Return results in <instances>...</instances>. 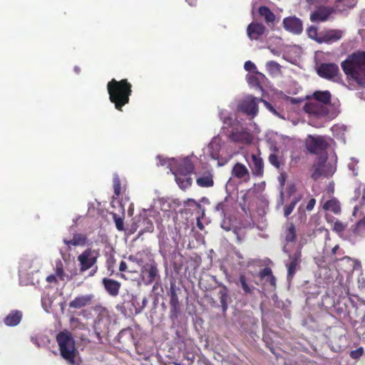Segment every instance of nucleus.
<instances>
[{
    "mask_svg": "<svg viewBox=\"0 0 365 365\" xmlns=\"http://www.w3.org/2000/svg\"><path fill=\"white\" fill-rule=\"evenodd\" d=\"M59 279L64 280H70L71 277L66 274L63 272V265L61 260H57L56 262V268H55V274H54Z\"/></svg>",
    "mask_w": 365,
    "mask_h": 365,
    "instance_id": "c756f323",
    "label": "nucleus"
},
{
    "mask_svg": "<svg viewBox=\"0 0 365 365\" xmlns=\"http://www.w3.org/2000/svg\"><path fill=\"white\" fill-rule=\"evenodd\" d=\"M331 140V138L322 135H309L307 141V150L313 154L318 155L322 160H324L327 158V150L330 145Z\"/></svg>",
    "mask_w": 365,
    "mask_h": 365,
    "instance_id": "423d86ee",
    "label": "nucleus"
},
{
    "mask_svg": "<svg viewBox=\"0 0 365 365\" xmlns=\"http://www.w3.org/2000/svg\"><path fill=\"white\" fill-rule=\"evenodd\" d=\"M333 11L331 7L319 6L311 14L310 20L313 22L327 21Z\"/></svg>",
    "mask_w": 365,
    "mask_h": 365,
    "instance_id": "6ab92c4d",
    "label": "nucleus"
},
{
    "mask_svg": "<svg viewBox=\"0 0 365 365\" xmlns=\"http://www.w3.org/2000/svg\"><path fill=\"white\" fill-rule=\"evenodd\" d=\"M301 254L299 252H296L293 255H289L290 262L287 264V277L289 279L292 278L297 270V267L299 264V259Z\"/></svg>",
    "mask_w": 365,
    "mask_h": 365,
    "instance_id": "4be33fe9",
    "label": "nucleus"
},
{
    "mask_svg": "<svg viewBox=\"0 0 365 365\" xmlns=\"http://www.w3.org/2000/svg\"><path fill=\"white\" fill-rule=\"evenodd\" d=\"M41 304L43 309L48 313L53 304V298L47 294H43L41 297Z\"/></svg>",
    "mask_w": 365,
    "mask_h": 365,
    "instance_id": "473e14b6",
    "label": "nucleus"
},
{
    "mask_svg": "<svg viewBox=\"0 0 365 365\" xmlns=\"http://www.w3.org/2000/svg\"><path fill=\"white\" fill-rule=\"evenodd\" d=\"M259 102H262L264 105L266 106V108L269 109L270 111H272L274 114H275L276 115H279L276 110L267 101L262 99V101H259Z\"/></svg>",
    "mask_w": 365,
    "mask_h": 365,
    "instance_id": "603ef678",
    "label": "nucleus"
},
{
    "mask_svg": "<svg viewBox=\"0 0 365 365\" xmlns=\"http://www.w3.org/2000/svg\"><path fill=\"white\" fill-rule=\"evenodd\" d=\"M233 178L240 180L242 182H247L250 180V173L247 168L242 163H237L232 169Z\"/></svg>",
    "mask_w": 365,
    "mask_h": 365,
    "instance_id": "2eb2a0df",
    "label": "nucleus"
},
{
    "mask_svg": "<svg viewBox=\"0 0 365 365\" xmlns=\"http://www.w3.org/2000/svg\"><path fill=\"white\" fill-rule=\"evenodd\" d=\"M94 295L92 294L78 296L70 302L69 307L73 309H81L91 304Z\"/></svg>",
    "mask_w": 365,
    "mask_h": 365,
    "instance_id": "aec40b11",
    "label": "nucleus"
},
{
    "mask_svg": "<svg viewBox=\"0 0 365 365\" xmlns=\"http://www.w3.org/2000/svg\"><path fill=\"white\" fill-rule=\"evenodd\" d=\"M318 0H307V1L310 4H315Z\"/></svg>",
    "mask_w": 365,
    "mask_h": 365,
    "instance_id": "774afa93",
    "label": "nucleus"
},
{
    "mask_svg": "<svg viewBox=\"0 0 365 365\" xmlns=\"http://www.w3.org/2000/svg\"><path fill=\"white\" fill-rule=\"evenodd\" d=\"M239 282L240 283V284L245 293H247V294L251 293L252 289L247 283L245 277L244 275H240V279H239Z\"/></svg>",
    "mask_w": 365,
    "mask_h": 365,
    "instance_id": "a18cd8bd",
    "label": "nucleus"
},
{
    "mask_svg": "<svg viewBox=\"0 0 365 365\" xmlns=\"http://www.w3.org/2000/svg\"><path fill=\"white\" fill-rule=\"evenodd\" d=\"M197 184L200 187H209L214 185L213 175L210 172H206L197 178Z\"/></svg>",
    "mask_w": 365,
    "mask_h": 365,
    "instance_id": "bb28decb",
    "label": "nucleus"
},
{
    "mask_svg": "<svg viewBox=\"0 0 365 365\" xmlns=\"http://www.w3.org/2000/svg\"><path fill=\"white\" fill-rule=\"evenodd\" d=\"M307 35L312 39H314L319 42V40L321 39V36L318 37L317 36V29L315 26H310L307 29Z\"/></svg>",
    "mask_w": 365,
    "mask_h": 365,
    "instance_id": "ea45409f",
    "label": "nucleus"
},
{
    "mask_svg": "<svg viewBox=\"0 0 365 365\" xmlns=\"http://www.w3.org/2000/svg\"><path fill=\"white\" fill-rule=\"evenodd\" d=\"M56 277L55 274H51L47 277L46 280L48 282H53L56 281Z\"/></svg>",
    "mask_w": 365,
    "mask_h": 365,
    "instance_id": "052dcab7",
    "label": "nucleus"
},
{
    "mask_svg": "<svg viewBox=\"0 0 365 365\" xmlns=\"http://www.w3.org/2000/svg\"><path fill=\"white\" fill-rule=\"evenodd\" d=\"M259 14L264 18L267 23H272L275 20L274 14L267 6H260L259 8Z\"/></svg>",
    "mask_w": 365,
    "mask_h": 365,
    "instance_id": "7c9ffc66",
    "label": "nucleus"
},
{
    "mask_svg": "<svg viewBox=\"0 0 365 365\" xmlns=\"http://www.w3.org/2000/svg\"><path fill=\"white\" fill-rule=\"evenodd\" d=\"M103 284L110 295L115 297L118 294L120 288V282L112 279L105 278L103 280Z\"/></svg>",
    "mask_w": 365,
    "mask_h": 365,
    "instance_id": "412c9836",
    "label": "nucleus"
},
{
    "mask_svg": "<svg viewBox=\"0 0 365 365\" xmlns=\"http://www.w3.org/2000/svg\"><path fill=\"white\" fill-rule=\"evenodd\" d=\"M244 68L247 71H252L256 69L255 65L250 61H247L245 63Z\"/></svg>",
    "mask_w": 365,
    "mask_h": 365,
    "instance_id": "3c124183",
    "label": "nucleus"
},
{
    "mask_svg": "<svg viewBox=\"0 0 365 365\" xmlns=\"http://www.w3.org/2000/svg\"><path fill=\"white\" fill-rule=\"evenodd\" d=\"M207 153L214 159L218 160V165H222L224 163H220V160H222V155L227 153V148L225 143L222 140L219 135L215 136L211 142L207 145Z\"/></svg>",
    "mask_w": 365,
    "mask_h": 365,
    "instance_id": "6e6552de",
    "label": "nucleus"
},
{
    "mask_svg": "<svg viewBox=\"0 0 365 365\" xmlns=\"http://www.w3.org/2000/svg\"><path fill=\"white\" fill-rule=\"evenodd\" d=\"M299 200V197H294L289 205L284 207V214L285 217H288L292 212Z\"/></svg>",
    "mask_w": 365,
    "mask_h": 365,
    "instance_id": "4c0bfd02",
    "label": "nucleus"
},
{
    "mask_svg": "<svg viewBox=\"0 0 365 365\" xmlns=\"http://www.w3.org/2000/svg\"><path fill=\"white\" fill-rule=\"evenodd\" d=\"M364 354V349L362 347H359L355 350H353L350 352V356L352 359H357L360 358Z\"/></svg>",
    "mask_w": 365,
    "mask_h": 365,
    "instance_id": "09e8293b",
    "label": "nucleus"
},
{
    "mask_svg": "<svg viewBox=\"0 0 365 365\" xmlns=\"http://www.w3.org/2000/svg\"><path fill=\"white\" fill-rule=\"evenodd\" d=\"M97 267L96 266L91 272L90 276H93L97 271Z\"/></svg>",
    "mask_w": 365,
    "mask_h": 365,
    "instance_id": "69168bd1",
    "label": "nucleus"
},
{
    "mask_svg": "<svg viewBox=\"0 0 365 365\" xmlns=\"http://www.w3.org/2000/svg\"><path fill=\"white\" fill-rule=\"evenodd\" d=\"M32 260L29 258L23 259L20 262V269L21 271H27L31 267Z\"/></svg>",
    "mask_w": 365,
    "mask_h": 365,
    "instance_id": "c03bdc74",
    "label": "nucleus"
},
{
    "mask_svg": "<svg viewBox=\"0 0 365 365\" xmlns=\"http://www.w3.org/2000/svg\"><path fill=\"white\" fill-rule=\"evenodd\" d=\"M322 207L324 210L332 212L334 214H339L341 212L339 202L336 199L327 200Z\"/></svg>",
    "mask_w": 365,
    "mask_h": 365,
    "instance_id": "cd10ccee",
    "label": "nucleus"
},
{
    "mask_svg": "<svg viewBox=\"0 0 365 365\" xmlns=\"http://www.w3.org/2000/svg\"><path fill=\"white\" fill-rule=\"evenodd\" d=\"M288 189L289 195L294 192L296 190L295 185L294 184H289L288 186Z\"/></svg>",
    "mask_w": 365,
    "mask_h": 365,
    "instance_id": "680f3d73",
    "label": "nucleus"
},
{
    "mask_svg": "<svg viewBox=\"0 0 365 365\" xmlns=\"http://www.w3.org/2000/svg\"><path fill=\"white\" fill-rule=\"evenodd\" d=\"M98 255V252L95 250L87 249L83 252L78 257V261L80 263V271L83 272L92 268L96 264Z\"/></svg>",
    "mask_w": 365,
    "mask_h": 365,
    "instance_id": "9d476101",
    "label": "nucleus"
},
{
    "mask_svg": "<svg viewBox=\"0 0 365 365\" xmlns=\"http://www.w3.org/2000/svg\"><path fill=\"white\" fill-rule=\"evenodd\" d=\"M267 29L265 26L257 22H252L247 28L248 38L253 40H259L266 34Z\"/></svg>",
    "mask_w": 365,
    "mask_h": 365,
    "instance_id": "ddd939ff",
    "label": "nucleus"
},
{
    "mask_svg": "<svg viewBox=\"0 0 365 365\" xmlns=\"http://www.w3.org/2000/svg\"><path fill=\"white\" fill-rule=\"evenodd\" d=\"M218 297L222 306V311L225 312L228 307V300L230 299L228 289L226 287H222L218 292Z\"/></svg>",
    "mask_w": 365,
    "mask_h": 365,
    "instance_id": "c85d7f7f",
    "label": "nucleus"
},
{
    "mask_svg": "<svg viewBox=\"0 0 365 365\" xmlns=\"http://www.w3.org/2000/svg\"><path fill=\"white\" fill-rule=\"evenodd\" d=\"M336 157L333 156L329 160L327 158L324 160H322L321 158H318V161L314 165V171L312 175V178L317 180L321 177H329L331 176L336 171Z\"/></svg>",
    "mask_w": 365,
    "mask_h": 365,
    "instance_id": "0eeeda50",
    "label": "nucleus"
},
{
    "mask_svg": "<svg viewBox=\"0 0 365 365\" xmlns=\"http://www.w3.org/2000/svg\"><path fill=\"white\" fill-rule=\"evenodd\" d=\"M259 101H262V98L247 96L239 103L237 108L239 110L250 116L251 118H253L258 113V103Z\"/></svg>",
    "mask_w": 365,
    "mask_h": 365,
    "instance_id": "1a4fd4ad",
    "label": "nucleus"
},
{
    "mask_svg": "<svg viewBox=\"0 0 365 365\" xmlns=\"http://www.w3.org/2000/svg\"><path fill=\"white\" fill-rule=\"evenodd\" d=\"M283 236L287 244L294 243L296 240V228L292 223L287 224L284 227Z\"/></svg>",
    "mask_w": 365,
    "mask_h": 365,
    "instance_id": "393cba45",
    "label": "nucleus"
},
{
    "mask_svg": "<svg viewBox=\"0 0 365 365\" xmlns=\"http://www.w3.org/2000/svg\"><path fill=\"white\" fill-rule=\"evenodd\" d=\"M250 168L254 175L261 177L264 172V163L262 158L256 154L251 155V160H247Z\"/></svg>",
    "mask_w": 365,
    "mask_h": 365,
    "instance_id": "f3484780",
    "label": "nucleus"
},
{
    "mask_svg": "<svg viewBox=\"0 0 365 365\" xmlns=\"http://www.w3.org/2000/svg\"><path fill=\"white\" fill-rule=\"evenodd\" d=\"M339 249V246L338 245H335L333 248H332V250H331V252L332 254H335L337 251V250Z\"/></svg>",
    "mask_w": 365,
    "mask_h": 365,
    "instance_id": "0e129e2a",
    "label": "nucleus"
},
{
    "mask_svg": "<svg viewBox=\"0 0 365 365\" xmlns=\"http://www.w3.org/2000/svg\"><path fill=\"white\" fill-rule=\"evenodd\" d=\"M221 227H222V229H224L226 231L230 230V224L228 222H226L225 220H224L222 222V223L221 224Z\"/></svg>",
    "mask_w": 365,
    "mask_h": 365,
    "instance_id": "13d9d810",
    "label": "nucleus"
},
{
    "mask_svg": "<svg viewBox=\"0 0 365 365\" xmlns=\"http://www.w3.org/2000/svg\"><path fill=\"white\" fill-rule=\"evenodd\" d=\"M225 202H220L217 204V205L215 207V210L220 214V217H225Z\"/></svg>",
    "mask_w": 365,
    "mask_h": 365,
    "instance_id": "de8ad7c7",
    "label": "nucleus"
},
{
    "mask_svg": "<svg viewBox=\"0 0 365 365\" xmlns=\"http://www.w3.org/2000/svg\"><path fill=\"white\" fill-rule=\"evenodd\" d=\"M247 82L248 83L252 86V87H256L259 88H262V87L259 85V81L257 76L250 75L247 76Z\"/></svg>",
    "mask_w": 365,
    "mask_h": 365,
    "instance_id": "37998d69",
    "label": "nucleus"
},
{
    "mask_svg": "<svg viewBox=\"0 0 365 365\" xmlns=\"http://www.w3.org/2000/svg\"><path fill=\"white\" fill-rule=\"evenodd\" d=\"M315 203H316L315 199H314V198L311 199L307 205V210H312L314 208Z\"/></svg>",
    "mask_w": 365,
    "mask_h": 365,
    "instance_id": "6e6d98bb",
    "label": "nucleus"
},
{
    "mask_svg": "<svg viewBox=\"0 0 365 365\" xmlns=\"http://www.w3.org/2000/svg\"><path fill=\"white\" fill-rule=\"evenodd\" d=\"M284 193L282 192H280V203H283Z\"/></svg>",
    "mask_w": 365,
    "mask_h": 365,
    "instance_id": "338daca9",
    "label": "nucleus"
},
{
    "mask_svg": "<svg viewBox=\"0 0 365 365\" xmlns=\"http://www.w3.org/2000/svg\"><path fill=\"white\" fill-rule=\"evenodd\" d=\"M147 303H148V300H147L146 297H144L142 300V304L141 305L138 304V307H135V312L140 313L145 307Z\"/></svg>",
    "mask_w": 365,
    "mask_h": 365,
    "instance_id": "864d4df0",
    "label": "nucleus"
},
{
    "mask_svg": "<svg viewBox=\"0 0 365 365\" xmlns=\"http://www.w3.org/2000/svg\"><path fill=\"white\" fill-rule=\"evenodd\" d=\"M261 276L262 277H267V280L270 283V284L275 286V278L272 274V270L270 268H264L261 273Z\"/></svg>",
    "mask_w": 365,
    "mask_h": 365,
    "instance_id": "e433bc0d",
    "label": "nucleus"
},
{
    "mask_svg": "<svg viewBox=\"0 0 365 365\" xmlns=\"http://www.w3.org/2000/svg\"><path fill=\"white\" fill-rule=\"evenodd\" d=\"M170 304L173 312H177L179 309V301L178 294L174 289H170Z\"/></svg>",
    "mask_w": 365,
    "mask_h": 365,
    "instance_id": "72a5a7b5",
    "label": "nucleus"
},
{
    "mask_svg": "<svg viewBox=\"0 0 365 365\" xmlns=\"http://www.w3.org/2000/svg\"><path fill=\"white\" fill-rule=\"evenodd\" d=\"M158 158L160 165H168V168L175 175V181L180 188L186 189L190 186L192 178L190 175L194 170V165L189 157L180 160L174 158L161 160L160 157Z\"/></svg>",
    "mask_w": 365,
    "mask_h": 365,
    "instance_id": "f03ea898",
    "label": "nucleus"
},
{
    "mask_svg": "<svg viewBox=\"0 0 365 365\" xmlns=\"http://www.w3.org/2000/svg\"><path fill=\"white\" fill-rule=\"evenodd\" d=\"M127 269H128V265H127L126 262L122 261L120 263L119 270L120 272H125Z\"/></svg>",
    "mask_w": 365,
    "mask_h": 365,
    "instance_id": "4d7b16f0",
    "label": "nucleus"
},
{
    "mask_svg": "<svg viewBox=\"0 0 365 365\" xmlns=\"http://www.w3.org/2000/svg\"><path fill=\"white\" fill-rule=\"evenodd\" d=\"M141 277L146 285H149L153 282H157V281L160 279V274L156 263L150 262L143 265L141 268Z\"/></svg>",
    "mask_w": 365,
    "mask_h": 365,
    "instance_id": "9b49d317",
    "label": "nucleus"
},
{
    "mask_svg": "<svg viewBox=\"0 0 365 365\" xmlns=\"http://www.w3.org/2000/svg\"><path fill=\"white\" fill-rule=\"evenodd\" d=\"M130 88L131 85L127 80L117 81L113 79L108 83L110 100L115 103V107L118 110H120L123 106L128 103L131 93Z\"/></svg>",
    "mask_w": 365,
    "mask_h": 365,
    "instance_id": "20e7f679",
    "label": "nucleus"
},
{
    "mask_svg": "<svg viewBox=\"0 0 365 365\" xmlns=\"http://www.w3.org/2000/svg\"><path fill=\"white\" fill-rule=\"evenodd\" d=\"M360 195H361V200H360V203L361 204L359 207V208L361 209V207H362V205L365 204V186H364L363 189H362V191L361 190L360 188L359 189H356L355 190V197H354V200H357Z\"/></svg>",
    "mask_w": 365,
    "mask_h": 365,
    "instance_id": "58836bf2",
    "label": "nucleus"
},
{
    "mask_svg": "<svg viewBox=\"0 0 365 365\" xmlns=\"http://www.w3.org/2000/svg\"><path fill=\"white\" fill-rule=\"evenodd\" d=\"M60 354L70 365H78L77 361V350L73 337L68 331H63L56 335Z\"/></svg>",
    "mask_w": 365,
    "mask_h": 365,
    "instance_id": "39448f33",
    "label": "nucleus"
},
{
    "mask_svg": "<svg viewBox=\"0 0 365 365\" xmlns=\"http://www.w3.org/2000/svg\"><path fill=\"white\" fill-rule=\"evenodd\" d=\"M352 215L356 217L362 215V218L359 220L353 229V233L356 235L365 237V214L360 210L359 205H355Z\"/></svg>",
    "mask_w": 365,
    "mask_h": 365,
    "instance_id": "a211bd4d",
    "label": "nucleus"
},
{
    "mask_svg": "<svg viewBox=\"0 0 365 365\" xmlns=\"http://www.w3.org/2000/svg\"><path fill=\"white\" fill-rule=\"evenodd\" d=\"M343 32L340 30H329L325 32L322 36L321 39L319 40V43L322 42H334L339 40L342 36Z\"/></svg>",
    "mask_w": 365,
    "mask_h": 365,
    "instance_id": "5701e85b",
    "label": "nucleus"
},
{
    "mask_svg": "<svg viewBox=\"0 0 365 365\" xmlns=\"http://www.w3.org/2000/svg\"><path fill=\"white\" fill-rule=\"evenodd\" d=\"M266 68H267V71L271 75H273V76H277L280 72V65L274 61H270L267 62Z\"/></svg>",
    "mask_w": 365,
    "mask_h": 365,
    "instance_id": "2f4dec72",
    "label": "nucleus"
},
{
    "mask_svg": "<svg viewBox=\"0 0 365 365\" xmlns=\"http://www.w3.org/2000/svg\"><path fill=\"white\" fill-rule=\"evenodd\" d=\"M359 161L354 158H350V161L348 163V168L350 170H351L353 172V174L354 175H357L358 173V167H357V164H358Z\"/></svg>",
    "mask_w": 365,
    "mask_h": 365,
    "instance_id": "79ce46f5",
    "label": "nucleus"
},
{
    "mask_svg": "<svg viewBox=\"0 0 365 365\" xmlns=\"http://www.w3.org/2000/svg\"><path fill=\"white\" fill-rule=\"evenodd\" d=\"M331 98L329 91H317L306 97L302 109L310 118L322 121L331 120L336 117Z\"/></svg>",
    "mask_w": 365,
    "mask_h": 365,
    "instance_id": "f257e3e1",
    "label": "nucleus"
},
{
    "mask_svg": "<svg viewBox=\"0 0 365 365\" xmlns=\"http://www.w3.org/2000/svg\"><path fill=\"white\" fill-rule=\"evenodd\" d=\"M345 74L360 85L365 84V52H356L341 63Z\"/></svg>",
    "mask_w": 365,
    "mask_h": 365,
    "instance_id": "7ed1b4c3",
    "label": "nucleus"
},
{
    "mask_svg": "<svg viewBox=\"0 0 365 365\" xmlns=\"http://www.w3.org/2000/svg\"><path fill=\"white\" fill-rule=\"evenodd\" d=\"M348 224L344 223L341 221L336 220L334 222L332 230L335 232H336L339 236H342L344 230L347 227Z\"/></svg>",
    "mask_w": 365,
    "mask_h": 365,
    "instance_id": "f704fd0d",
    "label": "nucleus"
},
{
    "mask_svg": "<svg viewBox=\"0 0 365 365\" xmlns=\"http://www.w3.org/2000/svg\"><path fill=\"white\" fill-rule=\"evenodd\" d=\"M339 67L333 63H322L317 68V73L319 76L333 81L338 80Z\"/></svg>",
    "mask_w": 365,
    "mask_h": 365,
    "instance_id": "f8f14e48",
    "label": "nucleus"
},
{
    "mask_svg": "<svg viewBox=\"0 0 365 365\" xmlns=\"http://www.w3.org/2000/svg\"><path fill=\"white\" fill-rule=\"evenodd\" d=\"M269 163L276 167L277 168H279L281 163L279 158L275 153H271L269 156Z\"/></svg>",
    "mask_w": 365,
    "mask_h": 365,
    "instance_id": "49530a36",
    "label": "nucleus"
},
{
    "mask_svg": "<svg viewBox=\"0 0 365 365\" xmlns=\"http://www.w3.org/2000/svg\"><path fill=\"white\" fill-rule=\"evenodd\" d=\"M87 237L85 235L77 233L73 237V239L68 240H63V242L70 248L71 246H84L87 243Z\"/></svg>",
    "mask_w": 365,
    "mask_h": 365,
    "instance_id": "b1692460",
    "label": "nucleus"
},
{
    "mask_svg": "<svg viewBox=\"0 0 365 365\" xmlns=\"http://www.w3.org/2000/svg\"><path fill=\"white\" fill-rule=\"evenodd\" d=\"M229 138L230 139V140L235 143H238L244 145L251 143L253 139L252 134L244 129H242L240 131L233 130L230 134Z\"/></svg>",
    "mask_w": 365,
    "mask_h": 365,
    "instance_id": "dca6fc26",
    "label": "nucleus"
},
{
    "mask_svg": "<svg viewBox=\"0 0 365 365\" xmlns=\"http://www.w3.org/2000/svg\"><path fill=\"white\" fill-rule=\"evenodd\" d=\"M128 261L132 263H136L140 266H143V261L140 258H138V255H130L128 257Z\"/></svg>",
    "mask_w": 365,
    "mask_h": 365,
    "instance_id": "8fccbe9b",
    "label": "nucleus"
},
{
    "mask_svg": "<svg viewBox=\"0 0 365 365\" xmlns=\"http://www.w3.org/2000/svg\"><path fill=\"white\" fill-rule=\"evenodd\" d=\"M113 189L115 195L119 196L120 194V181L117 174L113 175Z\"/></svg>",
    "mask_w": 365,
    "mask_h": 365,
    "instance_id": "a19ab883",
    "label": "nucleus"
},
{
    "mask_svg": "<svg viewBox=\"0 0 365 365\" xmlns=\"http://www.w3.org/2000/svg\"><path fill=\"white\" fill-rule=\"evenodd\" d=\"M341 261L346 263L350 264L351 267H353L354 261L349 257H345L341 259Z\"/></svg>",
    "mask_w": 365,
    "mask_h": 365,
    "instance_id": "bf43d9fd",
    "label": "nucleus"
},
{
    "mask_svg": "<svg viewBox=\"0 0 365 365\" xmlns=\"http://www.w3.org/2000/svg\"><path fill=\"white\" fill-rule=\"evenodd\" d=\"M284 28L294 34H300L303 31L302 21L296 16H289L283 20Z\"/></svg>",
    "mask_w": 365,
    "mask_h": 365,
    "instance_id": "4468645a",
    "label": "nucleus"
},
{
    "mask_svg": "<svg viewBox=\"0 0 365 365\" xmlns=\"http://www.w3.org/2000/svg\"><path fill=\"white\" fill-rule=\"evenodd\" d=\"M22 318V313L20 311H12L4 319V323L7 326L14 327L18 325Z\"/></svg>",
    "mask_w": 365,
    "mask_h": 365,
    "instance_id": "a878e982",
    "label": "nucleus"
},
{
    "mask_svg": "<svg viewBox=\"0 0 365 365\" xmlns=\"http://www.w3.org/2000/svg\"><path fill=\"white\" fill-rule=\"evenodd\" d=\"M115 222L116 228L118 230H123V221L121 218H115Z\"/></svg>",
    "mask_w": 365,
    "mask_h": 365,
    "instance_id": "5fc2aeb1",
    "label": "nucleus"
},
{
    "mask_svg": "<svg viewBox=\"0 0 365 365\" xmlns=\"http://www.w3.org/2000/svg\"><path fill=\"white\" fill-rule=\"evenodd\" d=\"M197 225L200 230H203L204 226L199 218L197 219Z\"/></svg>",
    "mask_w": 365,
    "mask_h": 365,
    "instance_id": "e2e57ef3",
    "label": "nucleus"
},
{
    "mask_svg": "<svg viewBox=\"0 0 365 365\" xmlns=\"http://www.w3.org/2000/svg\"><path fill=\"white\" fill-rule=\"evenodd\" d=\"M220 117L224 124L227 125L228 126L230 127L234 125V123L236 120V119L234 118L232 115H225L224 111L220 112Z\"/></svg>",
    "mask_w": 365,
    "mask_h": 365,
    "instance_id": "c9c22d12",
    "label": "nucleus"
}]
</instances>
